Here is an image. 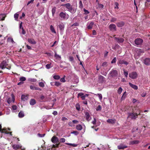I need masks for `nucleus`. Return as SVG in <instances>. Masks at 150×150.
<instances>
[{"instance_id": "de8ad7c7", "label": "nucleus", "mask_w": 150, "mask_h": 150, "mask_svg": "<svg viewBox=\"0 0 150 150\" xmlns=\"http://www.w3.org/2000/svg\"><path fill=\"white\" fill-rule=\"evenodd\" d=\"M39 86L41 87H44L45 85L43 83L40 82L39 83Z\"/></svg>"}, {"instance_id": "1a4fd4ad", "label": "nucleus", "mask_w": 150, "mask_h": 150, "mask_svg": "<svg viewBox=\"0 0 150 150\" xmlns=\"http://www.w3.org/2000/svg\"><path fill=\"white\" fill-rule=\"evenodd\" d=\"M51 141L54 144L57 143L59 142L58 138L56 136H53L51 139Z\"/></svg>"}, {"instance_id": "a878e982", "label": "nucleus", "mask_w": 150, "mask_h": 150, "mask_svg": "<svg viewBox=\"0 0 150 150\" xmlns=\"http://www.w3.org/2000/svg\"><path fill=\"white\" fill-rule=\"evenodd\" d=\"M82 128L83 127L80 124L77 125L76 126V128L78 130L80 131L82 129Z\"/></svg>"}, {"instance_id": "603ef678", "label": "nucleus", "mask_w": 150, "mask_h": 150, "mask_svg": "<svg viewBox=\"0 0 150 150\" xmlns=\"http://www.w3.org/2000/svg\"><path fill=\"white\" fill-rule=\"evenodd\" d=\"M71 133L74 134L76 135H77L79 134V132L76 131H73L71 132Z\"/></svg>"}, {"instance_id": "4c0bfd02", "label": "nucleus", "mask_w": 150, "mask_h": 150, "mask_svg": "<svg viewBox=\"0 0 150 150\" xmlns=\"http://www.w3.org/2000/svg\"><path fill=\"white\" fill-rule=\"evenodd\" d=\"M117 20L116 18H112L110 19V21L111 23H114Z\"/></svg>"}, {"instance_id": "f704fd0d", "label": "nucleus", "mask_w": 150, "mask_h": 150, "mask_svg": "<svg viewBox=\"0 0 150 150\" xmlns=\"http://www.w3.org/2000/svg\"><path fill=\"white\" fill-rule=\"evenodd\" d=\"M75 107L76 109L78 111H79L80 109V105L79 104L77 103L75 105Z\"/></svg>"}, {"instance_id": "6e6d98bb", "label": "nucleus", "mask_w": 150, "mask_h": 150, "mask_svg": "<svg viewBox=\"0 0 150 150\" xmlns=\"http://www.w3.org/2000/svg\"><path fill=\"white\" fill-rule=\"evenodd\" d=\"M83 11L85 12V14H87L89 13V12L88 11V10L85 8L83 9Z\"/></svg>"}, {"instance_id": "4d7b16f0", "label": "nucleus", "mask_w": 150, "mask_h": 150, "mask_svg": "<svg viewBox=\"0 0 150 150\" xmlns=\"http://www.w3.org/2000/svg\"><path fill=\"white\" fill-rule=\"evenodd\" d=\"M51 64H48L46 65V67L47 69H49L51 68Z\"/></svg>"}, {"instance_id": "58836bf2", "label": "nucleus", "mask_w": 150, "mask_h": 150, "mask_svg": "<svg viewBox=\"0 0 150 150\" xmlns=\"http://www.w3.org/2000/svg\"><path fill=\"white\" fill-rule=\"evenodd\" d=\"M126 92H125L123 94L122 97H121V99L122 100H124L125 98V97L126 96Z\"/></svg>"}, {"instance_id": "864d4df0", "label": "nucleus", "mask_w": 150, "mask_h": 150, "mask_svg": "<svg viewBox=\"0 0 150 150\" xmlns=\"http://www.w3.org/2000/svg\"><path fill=\"white\" fill-rule=\"evenodd\" d=\"M116 58L115 57L112 61L111 63L112 64L116 62Z\"/></svg>"}, {"instance_id": "37998d69", "label": "nucleus", "mask_w": 150, "mask_h": 150, "mask_svg": "<svg viewBox=\"0 0 150 150\" xmlns=\"http://www.w3.org/2000/svg\"><path fill=\"white\" fill-rule=\"evenodd\" d=\"M108 66L107 62H105L103 63L102 66L103 67H106Z\"/></svg>"}, {"instance_id": "774afa93", "label": "nucleus", "mask_w": 150, "mask_h": 150, "mask_svg": "<svg viewBox=\"0 0 150 150\" xmlns=\"http://www.w3.org/2000/svg\"><path fill=\"white\" fill-rule=\"evenodd\" d=\"M22 33L23 34L25 35L26 33V32L24 30L23 27H22Z\"/></svg>"}, {"instance_id": "473e14b6", "label": "nucleus", "mask_w": 150, "mask_h": 150, "mask_svg": "<svg viewBox=\"0 0 150 150\" xmlns=\"http://www.w3.org/2000/svg\"><path fill=\"white\" fill-rule=\"evenodd\" d=\"M0 16H1L2 18L0 20L1 21H4L5 20V17H6V15L5 14H0Z\"/></svg>"}, {"instance_id": "0eeeda50", "label": "nucleus", "mask_w": 150, "mask_h": 150, "mask_svg": "<svg viewBox=\"0 0 150 150\" xmlns=\"http://www.w3.org/2000/svg\"><path fill=\"white\" fill-rule=\"evenodd\" d=\"M143 42V40L140 38H137L134 41L135 44L137 45H141Z\"/></svg>"}, {"instance_id": "13d9d810", "label": "nucleus", "mask_w": 150, "mask_h": 150, "mask_svg": "<svg viewBox=\"0 0 150 150\" xmlns=\"http://www.w3.org/2000/svg\"><path fill=\"white\" fill-rule=\"evenodd\" d=\"M45 135V134H40L38 133V135L39 137H44Z\"/></svg>"}, {"instance_id": "49530a36", "label": "nucleus", "mask_w": 150, "mask_h": 150, "mask_svg": "<svg viewBox=\"0 0 150 150\" xmlns=\"http://www.w3.org/2000/svg\"><path fill=\"white\" fill-rule=\"evenodd\" d=\"M60 142L64 143L65 141V139L64 138H61L59 139Z\"/></svg>"}, {"instance_id": "0e129e2a", "label": "nucleus", "mask_w": 150, "mask_h": 150, "mask_svg": "<svg viewBox=\"0 0 150 150\" xmlns=\"http://www.w3.org/2000/svg\"><path fill=\"white\" fill-rule=\"evenodd\" d=\"M6 130V129L5 128H4L3 129H1V131L0 132L2 133H4V132Z\"/></svg>"}, {"instance_id": "2eb2a0df", "label": "nucleus", "mask_w": 150, "mask_h": 150, "mask_svg": "<svg viewBox=\"0 0 150 150\" xmlns=\"http://www.w3.org/2000/svg\"><path fill=\"white\" fill-rule=\"evenodd\" d=\"M85 115L86 120L87 121H89L91 120V117H90V115L88 112H86L85 113Z\"/></svg>"}, {"instance_id": "3c124183", "label": "nucleus", "mask_w": 150, "mask_h": 150, "mask_svg": "<svg viewBox=\"0 0 150 150\" xmlns=\"http://www.w3.org/2000/svg\"><path fill=\"white\" fill-rule=\"evenodd\" d=\"M30 88L31 90H35L36 87L35 86L31 85L30 86Z\"/></svg>"}, {"instance_id": "052dcab7", "label": "nucleus", "mask_w": 150, "mask_h": 150, "mask_svg": "<svg viewBox=\"0 0 150 150\" xmlns=\"http://www.w3.org/2000/svg\"><path fill=\"white\" fill-rule=\"evenodd\" d=\"M79 25V24L77 22H76L74 23L73 24H72L71 26L73 27L74 26H78Z\"/></svg>"}, {"instance_id": "680f3d73", "label": "nucleus", "mask_w": 150, "mask_h": 150, "mask_svg": "<svg viewBox=\"0 0 150 150\" xmlns=\"http://www.w3.org/2000/svg\"><path fill=\"white\" fill-rule=\"evenodd\" d=\"M146 95V93L145 92H143L141 94V96L142 97H144Z\"/></svg>"}, {"instance_id": "412c9836", "label": "nucleus", "mask_w": 150, "mask_h": 150, "mask_svg": "<svg viewBox=\"0 0 150 150\" xmlns=\"http://www.w3.org/2000/svg\"><path fill=\"white\" fill-rule=\"evenodd\" d=\"M68 10L71 13H74L76 12V9L74 8H73L72 6Z\"/></svg>"}, {"instance_id": "e2e57ef3", "label": "nucleus", "mask_w": 150, "mask_h": 150, "mask_svg": "<svg viewBox=\"0 0 150 150\" xmlns=\"http://www.w3.org/2000/svg\"><path fill=\"white\" fill-rule=\"evenodd\" d=\"M17 106L15 105H13L12 107V109L14 110H16L17 109Z\"/></svg>"}, {"instance_id": "72a5a7b5", "label": "nucleus", "mask_w": 150, "mask_h": 150, "mask_svg": "<svg viewBox=\"0 0 150 150\" xmlns=\"http://www.w3.org/2000/svg\"><path fill=\"white\" fill-rule=\"evenodd\" d=\"M65 144L67 145H70L74 147H76L77 146V145L76 144H73L70 143H65Z\"/></svg>"}, {"instance_id": "4468645a", "label": "nucleus", "mask_w": 150, "mask_h": 150, "mask_svg": "<svg viewBox=\"0 0 150 150\" xmlns=\"http://www.w3.org/2000/svg\"><path fill=\"white\" fill-rule=\"evenodd\" d=\"M58 26L61 31L62 32L64 31V25L63 23H60L59 25H58Z\"/></svg>"}, {"instance_id": "7c9ffc66", "label": "nucleus", "mask_w": 150, "mask_h": 150, "mask_svg": "<svg viewBox=\"0 0 150 150\" xmlns=\"http://www.w3.org/2000/svg\"><path fill=\"white\" fill-rule=\"evenodd\" d=\"M24 116V113L20 111L18 114V116L20 118L23 117Z\"/></svg>"}, {"instance_id": "6ab92c4d", "label": "nucleus", "mask_w": 150, "mask_h": 150, "mask_svg": "<svg viewBox=\"0 0 150 150\" xmlns=\"http://www.w3.org/2000/svg\"><path fill=\"white\" fill-rule=\"evenodd\" d=\"M28 41L30 43L32 44H35L36 43V42L33 39L28 38Z\"/></svg>"}, {"instance_id": "ea45409f", "label": "nucleus", "mask_w": 150, "mask_h": 150, "mask_svg": "<svg viewBox=\"0 0 150 150\" xmlns=\"http://www.w3.org/2000/svg\"><path fill=\"white\" fill-rule=\"evenodd\" d=\"M53 78L56 80L59 79L60 78V76L59 75H54L53 76Z\"/></svg>"}, {"instance_id": "a19ab883", "label": "nucleus", "mask_w": 150, "mask_h": 150, "mask_svg": "<svg viewBox=\"0 0 150 150\" xmlns=\"http://www.w3.org/2000/svg\"><path fill=\"white\" fill-rule=\"evenodd\" d=\"M122 89L120 87L119 88L118 90H117V93L119 94H121V93H122Z\"/></svg>"}, {"instance_id": "f03ea898", "label": "nucleus", "mask_w": 150, "mask_h": 150, "mask_svg": "<svg viewBox=\"0 0 150 150\" xmlns=\"http://www.w3.org/2000/svg\"><path fill=\"white\" fill-rule=\"evenodd\" d=\"M5 68L10 69H11V67L8 66L7 62L6 60H4L0 64V68L3 69Z\"/></svg>"}, {"instance_id": "393cba45", "label": "nucleus", "mask_w": 150, "mask_h": 150, "mask_svg": "<svg viewBox=\"0 0 150 150\" xmlns=\"http://www.w3.org/2000/svg\"><path fill=\"white\" fill-rule=\"evenodd\" d=\"M115 120H113L111 119H108L107 120V122L109 123H110L112 124H114L115 123Z\"/></svg>"}, {"instance_id": "c85d7f7f", "label": "nucleus", "mask_w": 150, "mask_h": 150, "mask_svg": "<svg viewBox=\"0 0 150 150\" xmlns=\"http://www.w3.org/2000/svg\"><path fill=\"white\" fill-rule=\"evenodd\" d=\"M28 81L29 82H35L37 80L34 78H29L28 79Z\"/></svg>"}, {"instance_id": "69168bd1", "label": "nucleus", "mask_w": 150, "mask_h": 150, "mask_svg": "<svg viewBox=\"0 0 150 150\" xmlns=\"http://www.w3.org/2000/svg\"><path fill=\"white\" fill-rule=\"evenodd\" d=\"M96 118H94V120L92 122V123L93 124V125H95L96 124Z\"/></svg>"}, {"instance_id": "bf43d9fd", "label": "nucleus", "mask_w": 150, "mask_h": 150, "mask_svg": "<svg viewBox=\"0 0 150 150\" xmlns=\"http://www.w3.org/2000/svg\"><path fill=\"white\" fill-rule=\"evenodd\" d=\"M96 95L98 96L99 99L101 100L102 98V96L101 94H98L97 95Z\"/></svg>"}, {"instance_id": "2f4dec72", "label": "nucleus", "mask_w": 150, "mask_h": 150, "mask_svg": "<svg viewBox=\"0 0 150 150\" xmlns=\"http://www.w3.org/2000/svg\"><path fill=\"white\" fill-rule=\"evenodd\" d=\"M50 29L51 30V31L52 32L54 33H56V32L53 26V25H50Z\"/></svg>"}, {"instance_id": "aec40b11", "label": "nucleus", "mask_w": 150, "mask_h": 150, "mask_svg": "<svg viewBox=\"0 0 150 150\" xmlns=\"http://www.w3.org/2000/svg\"><path fill=\"white\" fill-rule=\"evenodd\" d=\"M13 149L15 150H17L21 148V146L18 144H14L12 145Z\"/></svg>"}, {"instance_id": "e433bc0d", "label": "nucleus", "mask_w": 150, "mask_h": 150, "mask_svg": "<svg viewBox=\"0 0 150 150\" xmlns=\"http://www.w3.org/2000/svg\"><path fill=\"white\" fill-rule=\"evenodd\" d=\"M18 16H19V14L17 13H16L14 15V18L15 19V20H17L18 18Z\"/></svg>"}, {"instance_id": "f3484780", "label": "nucleus", "mask_w": 150, "mask_h": 150, "mask_svg": "<svg viewBox=\"0 0 150 150\" xmlns=\"http://www.w3.org/2000/svg\"><path fill=\"white\" fill-rule=\"evenodd\" d=\"M62 6L65 7L68 10L70 8V7L72 6L69 3H67L66 4H63L62 5Z\"/></svg>"}, {"instance_id": "cd10ccee", "label": "nucleus", "mask_w": 150, "mask_h": 150, "mask_svg": "<svg viewBox=\"0 0 150 150\" xmlns=\"http://www.w3.org/2000/svg\"><path fill=\"white\" fill-rule=\"evenodd\" d=\"M94 24V23L93 22H91L89 25L87 27V28L88 29H91L93 27V26Z\"/></svg>"}, {"instance_id": "5fc2aeb1", "label": "nucleus", "mask_w": 150, "mask_h": 150, "mask_svg": "<svg viewBox=\"0 0 150 150\" xmlns=\"http://www.w3.org/2000/svg\"><path fill=\"white\" fill-rule=\"evenodd\" d=\"M98 7L99 8H100L101 9L103 8L104 7V6L102 4H98Z\"/></svg>"}, {"instance_id": "b1692460", "label": "nucleus", "mask_w": 150, "mask_h": 150, "mask_svg": "<svg viewBox=\"0 0 150 150\" xmlns=\"http://www.w3.org/2000/svg\"><path fill=\"white\" fill-rule=\"evenodd\" d=\"M36 103L35 100L33 98L31 99L30 101V104L31 105H34Z\"/></svg>"}, {"instance_id": "5701e85b", "label": "nucleus", "mask_w": 150, "mask_h": 150, "mask_svg": "<svg viewBox=\"0 0 150 150\" xmlns=\"http://www.w3.org/2000/svg\"><path fill=\"white\" fill-rule=\"evenodd\" d=\"M139 143V141L137 140L132 141L130 142V144L131 145L137 144Z\"/></svg>"}, {"instance_id": "7ed1b4c3", "label": "nucleus", "mask_w": 150, "mask_h": 150, "mask_svg": "<svg viewBox=\"0 0 150 150\" xmlns=\"http://www.w3.org/2000/svg\"><path fill=\"white\" fill-rule=\"evenodd\" d=\"M118 74V71L116 70L112 69L110 72L109 76L112 77H117Z\"/></svg>"}, {"instance_id": "09e8293b", "label": "nucleus", "mask_w": 150, "mask_h": 150, "mask_svg": "<svg viewBox=\"0 0 150 150\" xmlns=\"http://www.w3.org/2000/svg\"><path fill=\"white\" fill-rule=\"evenodd\" d=\"M69 60L70 62H72L74 60V58L73 56H70L69 57Z\"/></svg>"}, {"instance_id": "f8f14e48", "label": "nucleus", "mask_w": 150, "mask_h": 150, "mask_svg": "<svg viewBox=\"0 0 150 150\" xmlns=\"http://www.w3.org/2000/svg\"><path fill=\"white\" fill-rule=\"evenodd\" d=\"M50 84L52 86H55L57 87H58L61 85V83H60L59 82H58L56 81H55L54 82H51Z\"/></svg>"}, {"instance_id": "423d86ee", "label": "nucleus", "mask_w": 150, "mask_h": 150, "mask_svg": "<svg viewBox=\"0 0 150 150\" xmlns=\"http://www.w3.org/2000/svg\"><path fill=\"white\" fill-rule=\"evenodd\" d=\"M109 28L110 30L112 31H116L117 30L116 26L114 24H110L109 26Z\"/></svg>"}, {"instance_id": "f257e3e1", "label": "nucleus", "mask_w": 150, "mask_h": 150, "mask_svg": "<svg viewBox=\"0 0 150 150\" xmlns=\"http://www.w3.org/2000/svg\"><path fill=\"white\" fill-rule=\"evenodd\" d=\"M143 112L139 110V113L137 114V113L132 112H130L128 113V117L131 118L132 119L135 120L138 117V115L140 116V118H142L144 114H141V112Z\"/></svg>"}, {"instance_id": "6e6552de", "label": "nucleus", "mask_w": 150, "mask_h": 150, "mask_svg": "<svg viewBox=\"0 0 150 150\" xmlns=\"http://www.w3.org/2000/svg\"><path fill=\"white\" fill-rule=\"evenodd\" d=\"M117 64L118 65L123 64L127 66L129 62L124 60L119 59L118 61Z\"/></svg>"}, {"instance_id": "338daca9", "label": "nucleus", "mask_w": 150, "mask_h": 150, "mask_svg": "<svg viewBox=\"0 0 150 150\" xmlns=\"http://www.w3.org/2000/svg\"><path fill=\"white\" fill-rule=\"evenodd\" d=\"M34 1V0H31L30 1H29L27 4V5H28L29 4H30V3H33Z\"/></svg>"}, {"instance_id": "4be33fe9", "label": "nucleus", "mask_w": 150, "mask_h": 150, "mask_svg": "<svg viewBox=\"0 0 150 150\" xmlns=\"http://www.w3.org/2000/svg\"><path fill=\"white\" fill-rule=\"evenodd\" d=\"M129 84L130 87L135 90H137L138 89V87L137 86L134 85L130 82L129 83Z\"/></svg>"}, {"instance_id": "ddd939ff", "label": "nucleus", "mask_w": 150, "mask_h": 150, "mask_svg": "<svg viewBox=\"0 0 150 150\" xmlns=\"http://www.w3.org/2000/svg\"><path fill=\"white\" fill-rule=\"evenodd\" d=\"M105 78L102 76L100 75L98 76V81L99 83H102L104 81Z\"/></svg>"}, {"instance_id": "9d476101", "label": "nucleus", "mask_w": 150, "mask_h": 150, "mask_svg": "<svg viewBox=\"0 0 150 150\" xmlns=\"http://www.w3.org/2000/svg\"><path fill=\"white\" fill-rule=\"evenodd\" d=\"M114 38L117 42L119 43H122L124 41V39L122 38L115 37Z\"/></svg>"}, {"instance_id": "9b49d317", "label": "nucleus", "mask_w": 150, "mask_h": 150, "mask_svg": "<svg viewBox=\"0 0 150 150\" xmlns=\"http://www.w3.org/2000/svg\"><path fill=\"white\" fill-rule=\"evenodd\" d=\"M127 147V146L123 144H121L117 146V148L119 150H124Z\"/></svg>"}, {"instance_id": "39448f33", "label": "nucleus", "mask_w": 150, "mask_h": 150, "mask_svg": "<svg viewBox=\"0 0 150 150\" xmlns=\"http://www.w3.org/2000/svg\"><path fill=\"white\" fill-rule=\"evenodd\" d=\"M137 74L136 72H133L129 73V77L132 79H134L137 77Z\"/></svg>"}, {"instance_id": "bb28decb", "label": "nucleus", "mask_w": 150, "mask_h": 150, "mask_svg": "<svg viewBox=\"0 0 150 150\" xmlns=\"http://www.w3.org/2000/svg\"><path fill=\"white\" fill-rule=\"evenodd\" d=\"M56 8L55 7H54L52 8V12L53 16H54V14H55L56 11Z\"/></svg>"}, {"instance_id": "c756f323", "label": "nucleus", "mask_w": 150, "mask_h": 150, "mask_svg": "<svg viewBox=\"0 0 150 150\" xmlns=\"http://www.w3.org/2000/svg\"><path fill=\"white\" fill-rule=\"evenodd\" d=\"M28 97L24 95H22L21 97V99L23 101H25L27 99Z\"/></svg>"}, {"instance_id": "79ce46f5", "label": "nucleus", "mask_w": 150, "mask_h": 150, "mask_svg": "<svg viewBox=\"0 0 150 150\" xmlns=\"http://www.w3.org/2000/svg\"><path fill=\"white\" fill-rule=\"evenodd\" d=\"M26 80V78L24 77H21L20 78V80L21 81H25Z\"/></svg>"}, {"instance_id": "dca6fc26", "label": "nucleus", "mask_w": 150, "mask_h": 150, "mask_svg": "<svg viewBox=\"0 0 150 150\" xmlns=\"http://www.w3.org/2000/svg\"><path fill=\"white\" fill-rule=\"evenodd\" d=\"M144 64L147 65H150V59L146 58L144 60Z\"/></svg>"}, {"instance_id": "a211bd4d", "label": "nucleus", "mask_w": 150, "mask_h": 150, "mask_svg": "<svg viewBox=\"0 0 150 150\" xmlns=\"http://www.w3.org/2000/svg\"><path fill=\"white\" fill-rule=\"evenodd\" d=\"M125 23L123 21H121L116 23L117 26L118 27H123L125 25Z\"/></svg>"}, {"instance_id": "c03bdc74", "label": "nucleus", "mask_w": 150, "mask_h": 150, "mask_svg": "<svg viewBox=\"0 0 150 150\" xmlns=\"http://www.w3.org/2000/svg\"><path fill=\"white\" fill-rule=\"evenodd\" d=\"M65 76H64L61 78L60 79V81L62 82H64L65 81Z\"/></svg>"}, {"instance_id": "c9c22d12", "label": "nucleus", "mask_w": 150, "mask_h": 150, "mask_svg": "<svg viewBox=\"0 0 150 150\" xmlns=\"http://www.w3.org/2000/svg\"><path fill=\"white\" fill-rule=\"evenodd\" d=\"M101 109L102 108L101 105H99L96 108V110L97 111H100Z\"/></svg>"}, {"instance_id": "a18cd8bd", "label": "nucleus", "mask_w": 150, "mask_h": 150, "mask_svg": "<svg viewBox=\"0 0 150 150\" xmlns=\"http://www.w3.org/2000/svg\"><path fill=\"white\" fill-rule=\"evenodd\" d=\"M79 8H81L83 7V5L81 1H80L79 2Z\"/></svg>"}, {"instance_id": "8fccbe9b", "label": "nucleus", "mask_w": 150, "mask_h": 150, "mask_svg": "<svg viewBox=\"0 0 150 150\" xmlns=\"http://www.w3.org/2000/svg\"><path fill=\"white\" fill-rule=\"evenodd\" d=\"M124 74L125 76L127 77L128 75V73L127 71H125V70H124Z\"/></svg>"}, {"instance_id": "20e7f679", "label": "nucleus", "mask_w": 150, "mask_h": 150, "mask_svg": "<svg viewBox=\"0 0 150 150\" xmlns=\"http://www.w3.org/2000/svg\"><path fill=\"white\" fill-rule=\"evenodd\" d=\"M59 16L61 19L62 20L67 19L69 17V15L65 13L62 12L59 14Z\"/></svg>"}]
</instances>
